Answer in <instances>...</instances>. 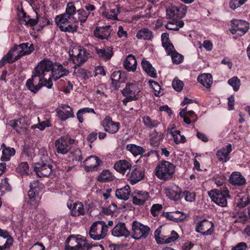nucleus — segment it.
I'll use <instances>...</instances> for the list:
<instances>
[{
    "label": "nucleus",
    "instance_id": "nucleus-51",
    "mask_svg": "<svg viewBox=\"0 0 250 250\" xmlns=\"http://www.w3.org/2000/svg\"><path fill=\"white\" fill-rule=\"evenodd\" d=\"M148 83L149 86L153 89L154 95L156 96H159L161 94V87L159 83L153 80H150Z\"/></svg>",
    "mask_w": 250,
    "mask_h": 250
},
{
    "label": "nucleus",
    "instance_id": "nucleus-22",
    "mask_svg": "<svg viewBox=\"0 0 250 250\" xmlns=\"http://www.w3.org/2000/svg\"><path fill=\"white\" fill-rule=\"evenodd\" d=\"M135 193L137 196H133L132 202L134 205L143 206L149 197V193L146 191L136 190Z\"/></svg>",
    "mask_w": 250,
    "mask_h": 250
},
{
    "label": "nucleus",
    "instance_id": "nucleus-59",
    "mask_svg": "<svg viewBox=\"0 0 250 250\" xmlns=\"http://www.w3.org/2000/svg\"><path fill=\"white\" fill-rule=\"evenodd\" d=\"M177 6H172L167 9V16L169 19L176 18Z\"/></svg>",
    "mask_w": 250,
    "mask_h": 250
},
{
    "label": "nucleus",
    "instance_id": "nucleus-9",
    "mask_svg": "<svg viewBox=\"0 0 250 250\" xmlns=\"http://www.w3.org/2000/svg\"><path fill=\"white\" fill-rule=\"evenodd\" d=\"M111 26L96 27L94 30V36L101 40H106V41L113 43L116 42L117 37L111 34Z\"/></svg>",
    "mask_w": 250,
    "mask_h": 250
},
{
    "label": "nucleus",
    "instance_id": "nucleus-62",
    "mask_svg": "<svg viewBox=\"0 0 250 250\" xmlns=\"http://www.w3.org/2000/svg\"><path fill=\"white\" fill-rule=\"evenodd\" d=\"M36 13V19H32L30 17H28V20H25V25L28 26L33 27L36 25L38 22L39 15L37 12Z\"/></svg>",
    "mask_w": 250,
    "mask_h": 250
},
{
    "label": "nucleus",
    "instance_id": "nucleus-49",
    "mask_svg": "<svg viewBox=\"0 0 250 250\" xmlns=\"http://www.w3.org/2000/svg\"><path fill=\"white\" fill-rule=\"evenodd\" d=\"M228 83L231 85L234 91H237L240 85V80L237 77H233L228 81Z\"/></svg>",
    "mask_w": 250,
    "mask_h": 250
},
{
    "label": "nucleus",
    "instance_id": "nucleus-23",
    "mask_svg": "<svg viewBox=\"0 0 250 250\" xmlns=\"http://www.w3.org/2000/svg\"><path fill=\"white\" fill-rule=\"evenodd\" d=\"M179 237V234L175 230H172L169 235L161 234L159 237H157L156 242L158 244H168L174 242Z\"/></svg>",
    "mask_w": 250,
    "mask_h": 250
},
{
    "label": "nucleus",
    "instance_id": "nucleus-36",
    "mask_svg": "<svg viewBox=\"0 0 250 250\" xmlns=\"http://www.w3.org/2000/svg\"><path fill=\"white\" fill-rule=\"evenodd\" d=\"M126 150L131 152L134 156L143 155L146 150L143 147L132 144H128L126 147Z\"/></svg>",
    "mask_w": 250,
    "mask_h": 250
},
{
    "label": "nucleus",
    "instance_id": "nucleus-37",
    "mask_svg": "<svg viewBox=\"0 0 250 250\" xmlns=\"http://www.w3.org/2000/svg\"><path fill=\"white\" fill-rule=\"evenodd\" d=\"M114 176L109 170H103L97 178V180L100 182H109L114 180Z\"/></svg>",
    "mask_w": 250,
    "mask_h": 250
},
{
    "label": "nucleus",
    "instance_id": "nucleus-29",
    "mask_svg": "<svg viewBox=\"0 0 250 250\" xmlns=\"http://www.w3.org/2000/svg\"><path fill=\"white\" fill-rule=\"evenodd\" d=\"M164 138V135L161 132L155 130L149 135L150 146L153 147H158L160 142Z\"/></svg>",
    "mask_w": 250,
    "mask_h": 250
},
{
    "label": "nucleus",
    "instance_id": "nucleus-11",
    "mask_svg": "<svg viewBox=\"0 0 250 250\" xmlns=\"http://www.w3.org/2000/svg\"><path fill=\"white\" fill-rule=\"evenodd\" d=\"M66 206L70 210V215L73 217L83 216L86 213L83 204L80 201L74 203L69 199L67 202Z\"/></svg>",
    "mask_w": 250,
    "mask_h": 250
},
{
    "label": "nucleus",
    "instance_id": "nucleus-13",
    "mask_svg": "<svg viewBox=\"0 0 250 250\" xmlns=\"http://www.w3.org/2000/svg\"><path fill=\"white\" fill-rule=\"evenodd\" d=\"M132 229L134 232L135 238L136 239L146 238L150 231L149 227L144 225L137 221H134L132 223Z\"/></svg>",
    "mask_w": 250,
    "mask_h": 250
},
{
    "label": "nucleus",
    "instance_id": "nucleus-12",
    "mask_svg": "<svg viewBox=\"0 0 250 250\" xmlns=\"http://www.w3.org/2000/svg\"><path fill=\"white\" fill-rule=\"evenodd\" d=\"M52 165L49 162H41L35 164L34 167V171L40 177H48L52 172Z\"/></svg>",
    "mask_w": 250,
    "mask_h": 250
},
{
    "label": "nucleus",
    "instance_id": "nucleus-28",
    "mask_svg": "<svg viewBox=\"0 0 250 250\" xmlns=\"http://www.w3.org/2000/svg\"><path fill=\"white\" fill-rule=\"evenodd\" d=\"M124 68L129 72H134L136 70L137 62L135 57L128 55L124 62Z\"/></svg>",
    "mask_w": 250,
    "mask_h": 250
},
{
    "label": "nucleus",
    "instance_id": "nucleus-25",
    "mask_svg": "<svg viewBox=\"0 0 250 250\" xmlns=\"http://www.w3.org/2000/svg\"><path fill=\"white\" fill-rule=\"evenodd\" d=\"M176 189L169 188H166L165 189L166 196L171 200L177 202L181 199V188L179 186H175Z\"/></svg>",
    "mask_w": 250,
    "mask_h": 250
},
{
    "label": "nucleus",
    "instance_id": "nucleus-6",
    "mask_svg": "<svg viewBox=\"0 0 250 250\" xmlns=\"http://www.w3.org/2000/svg\"><path fill=\"white\" fill-rule=\"evenodd\" d=\"M45 76V72L39 63L34 69L31 77L28 79L25 83L26 88L31 92L37 93L39 90L42 87V85L41 84H37L36 78L38 77L39 79L43 78Z\"/></svg>",
    "mask_w": 250,
    "mask_h": 250
},
{
    "label": "nucleus",
    "instance_id": "nucleus-39",
    "mask_svg": "<svg viewBox=\"0 0 250 250\" xmlns=\"http://www.w3.org/2000/svg\"><path fill=\"white\" fill-rule=\"evenodd\" d=\"M142 120L145 126L149 129L156 128L160 124V122L158 120H153L147 115L143 117Z\"/></svg>",
    "mask_w": 250,
    "mask_h": 250
},
{
    "label": "nucleus",
    "instance_id": "nucleus-2",
    "mask_svg": "<svg viewBox=\"0 0 250 250\" xmlns=\"http://www.w3.org/2000/svg\"><path fill=\"white\" fill-rule=\"evenodd\" d=\"M176 166L172 163L166 161H160L155 170V175L160 180L169 181L174 176Z\"/></svg>",
    "mask_w": 250,
    "mask_h": 250
},
{
    "label": "nucleus",
    "instance_id": "nucleus-45",
    "mask_svg": "<svg viewBox=\"0 0 250 250\" xmlns=\"http://www.w3.org/2000/svg\"><path fill=\"white\" fill-rule=\"evenodd\" d=\"M76 12L77 10L73 2H69L67 3L65 9V12L63 14L72 18L73 20H74L73 15L75 14H76Z\"/></svg>",
    "mask_w": 250,
    "mask_h": 250
},
{
    "label": "nucleus",
    "instance_id": "nucleus-31",
    "mask_svg": "<svg viewBox=\"0 0 250 250\" xmlns=\"http://www.w3.org/2000/svg\"><path fill=\"white\" fill-rule=\"evenodd\" d=\"M130 192V187L126 185L124 187L116 189L115 196L119 199L125 201L128 199Z\"/></svg>",
    "mask_w": 250,
    "mask_h": 250
},
{
    "label": "nucleus",
    "instance_id": "nucleus-35",
    "mask_svg": "<svg viewBox=\"0 0 250 250\" xmlns=\"http://www.w3.org/2000/svg\"><path fill=\"white\" fill-rule=\"evenodd\" d=\"M165 217L167 219L176 223L182 222L186 218L185 214L180 211H177L172 213L167 212Z\"/></svg>",
    "mask_w": 250,
    "mask_h": 250
},
{
    "label": "nucleus",
    "instance_id": "nucleus-5",
    "mask_svg": "<svg viewBox=\"0 0 250 250\" xmlns=\"http://www.w3.org/2000/svg\"><path fill=\"white\" fill-rule=\"evenodd\" d=\"M208 195L214 203L222 207L227 206V198H230L229 191L226 187L212 189L208 192Z\"/></svg>",
    "mask_w": 250,
    "mask_h": 250
},
{
    "label": "nucleus",
    "instance_id": "nucleus-60",
    "mask_svg": "<svg viewBox=\"0 0 250 250\" xmlns=\"http://www.w3.org/2000/svg\"><path fill=\"white\" fill-rule=\"evenodd\" d=\"M163 209V206L159 204H153L150 209V212L151 214L156 217L158 215L159 211Z\"/></svg>",
    "mask_w": 250,
    "mask_h": 250
},
{
    "label": "nucleus",
    "instance_id": "nucleus-56",
    "mask_svg": "<svg viewBox=\"0 0 250 250\" xmlns=\"http://www.w3.org/2000/svg\"><path fill=\"white\" fill-rule=\"evenodd\" d=\"M248 0H231L229 3V7L235 10L244 4Z\"/></svg>",
    "mask_w": 250,
    "mask_h": 250
},
{
    "label": "nucleus",
    "instance_id": "nucleus-19",
    "mask_svg": "<svg viewBox=\"0 0 250 250\" xmlns=\"http://www.w3.org/2000/svg\"><path fill=\"white\" fill-rule=\"evenodd\" d=\"M112 234L116 237H128L130 235V231L127 229L125 223L119 222L112 229Z\"/></svg>",
    "mask_w": 250,
    "mask_h": 250
},
{
    "label": "nucleus",
    "instance_id": "nucleus-34",
    "mask_svg": "<svg viewBox=\"0 0 250 250\" xmlns=\"http://www.w3.org/2000/svg\"><path fill=\"white\" fill-rule=\"evenodd\" d=\"M136 37L140 40L151 41L153 38V32L147 28H143L138 30Z\"/></svg>",
    "mask_w": 250,
    "mask_h": 250
},
{
    "label": "nucleus",
    "instance_id": "nucleus-24",
    "mask_svg": "<svg viewBox=\"0 0 250 250\" xmlns=\"http://www.w3.org/2000/svg\"><path fill=\"white\" fill-rule=\"evenodd\" d=\"M232 151L231 145L229 144L226 147L221 148L216 153V156L220 162H226L229 159V155Z\"/></svg>",
    "mask_w": 250,
    "mask_h": 250
},
{
    "label": "nucleus",
    "instance_id": "nucleus-7",
    "mask_svg": "<svg viewBox=\"0 0 250 250\" xmlns=\"http://www.w3.org/2000/svg\"><path fill=\"white\" fill-rule=\"evenodd\" d=\"M108 228L106 223L103 221L94 222L89 230L90 237L96 240L104 239L107 234Z\"/></svg>",
    "mask_w": 250,
    "mask_h": 250
},
{
    "label": "nucleus",
    "instance_id": "nucleus-54",
    "mask_svg": "<svg viewBox=\"0 0 250 250\" xmlns=\"http://www.w3.org/2000/svg\"><path fill=\"white\" fill-rule=\"evenodd\" d=\"M82 7L90 17H93L94 16V11L96 10V7L94 5L90 3H86L85 4L83 5Z\"/></svg>",
    "mask_w": 250,
    "mask_h": 250
},
{
    "label": "nucleus",
    "instance_id": "nucleus-61",
    "mask_svg": "<svg viewBox=\"0 0 250 250\" xmlns=\"http://www.w3.org/2000/svg\"><path fill=\"white\" fill-rule=\"evenodd\" d=\"M172 85L174 90L177 92H181L183 88L184 83L182 81L179 80H174L172 82Z\"/></svg>",
    "mask_w": 250,
    "mask_h": 250
},
{
    "label": "nucleus",
    "instance_id": "nucleus-50",
    "mask_svg": "<svg viewBox=\"0 0 250 250\" xmlns=\"http://www.w3.org/2000/svg\"><path fill=\"white\" fill-rule=\"evenodd\" d=\"M172 62L174 64H180L184 61V56L181 54L174 50L173 54L171 55Z\"/></svg>",
    "mask_w": 250,
    "mask_h": 250
},
{
    "label": "nucleus",
    "instance_id": "nucleus-38",
    "mask_svg": "<svg viewBox=\"0 0 250 250\" xmlns=\"http://www.w3.org/2000/svg\"><path fill=\"white\" fill-rule=\"evenodd\" d=\"M16 150L14 148L8 147L4 148L2 151L0 160L2 162L8 161L11 157L15 155Z\"/></svg>",
    "mask_w": 250,
    "mask_h": 250
},
{
    "label": "nucleus",
    "instance_id": "nucleus-20",
    "mask_svg": "<svg viewBox=\"0 0 250 250\" xmlns=\"http://www.w3.org/2000/svg\"><path fill=\"white\" fill-rule=\"evenodd\" d=\"M95 52L100 59L105 61L110 60L114 55L112 46H105L102 49L96 47Z\"/></svg>",
    "mask_w": 250,
    "mask_h": 250
},
{
    "label": "nucleus",
    "instance_id": "nucleus-42",
    "mask_svg": "<svg viewBox=\"0 0 250 250\" xmlns=\"http://www.w3.org/2000/svg\"><path fill=\"white\" fill-rule=\"evenodd\" d=\"M76 14L77 19H75L74 21H78V22L80 21L81 25H83V23H85L88 18L90 17L82 7L77 10Z\"/></svg>",
    "mask_w": 250,
    "mask_h": 250
},
{
    "label": "nucleus",
    "instance_id": "nucleus-27",
    "mask_svg": "<svg viewBox=\"0 0 250 250\" xmlns=\"http://www.w3.org/2000/svg\"><path fill=\"white\" fill-rule=\"evenodd\" d=\"M131 164L126 160H120L114 165V168L121 174H125L126 170L130 169Z\"/></svg>",
    "mask_w": 250,
    "mask_h": 250
},
{
    "label": "nucleus",
    "instance_id": "nucleus-1",
    "mask_svg": "<svg viewBox=\"0 0 250 250\" xmlns=\"http://www.w3.org/2000/svg\"><path fill=\"white\" fill-rule=\"evenodd\" d=\"M27 196L25 198V205L29 209H36L39 206L41 197L39 193L42 188V185L38 180L31 182Z\"/></svg>",
    "mask_w": 250,
    "mask_h": 250
},
{
    "label": "nucleus",
    "instance_id": "nucleus-10",
    "mask_svg": "<svg viewBox=\"0 0 250 250\" xmlns=\"http://www.w3.org/2000/svg\"><path fill=\"white\" fill-rule=\"evenodd\" d=\"M75 140L68 137H61L55 142L56 152L61 154H66L71 150V145L75 143Z\"/></svg>",
    "mask_w": 250,
    "mask_h": 250
},
{
    "label": "nucleus",
    "instance_id": "nucleus-15",
    "mask_svg": "<svg viewBox=\"0 0 250 250\" xmlns=\"http://www.w3.org/2000/svg\"><path fill=\"white\" fill-rule=\"evenodd\" d=\"M102 164V161L99 157L94 155L88 157L83 162L84 170L86 172L97 171L98 167Z\"/></svg>",
    "mask_w": 250,
    "mask_h": 250
},
{
    "label": "nucleus",
    "instance_id": "nucleus-26",
    "mask_svg": "<svg viewBox=\"0 0 250 250\" xmlns=\"http://www.w3.org/2000/svg\"><path fill=\"white\" fill-rule=\"evenodd\" d=\"M140 92V89L137 85L133 83H127L126 84L125 88L122 90V93L123 96H128L130 95L138 97V95Z\"/></svg>",
    "mask_w": 250,
    "mask_h": 250
},
{
    "label": "nucleus",
    "instance_id": "nucleus-32",
    "mask_svg": "<svg viewBox=\"0 0 250 250\" xmlns=\"http://www.w3.org/2000/svg\"><path fill=\"white\" fill-rule=\"evenodd\" d=\"M56 112L58 117L62 121H65L70 118H74L75 117L73 109L71 107L63 110L57 109Z\"/></svg>",
    "mask_w": 250,
    "mask_h": 250
},
{
    "label": "nucleus",
    "instance_id": "nucleus-52",
    "mask_svg": "<svg viewBox=\"0 0 250 250\" xmlns=\"http://www.w3.org/2000/svg\"><path fill=\"white\" fill-rule=\"evenodd\" d=\"M70 154L71 156H69V157H72V160H75L76 161H82L83 157L82 156V152L79 148H75L73 151H70Z\"/></svg>",
    "mask_w": 250,
    "mask_h": 250
},
{
    "label": "nucleus",
    "instance_id": "nucleus-8",
    "mask_svg": "<svg viewBox=\"0 0 250 250\" xmlns=\"http://www.w3.org/2000/svg\"><path fill=\"white\" fill-rule=\"evenodd\" d=\"M250 27V23L248 21L238 19H233L230 21L229 31L232 34H236L241 37L245 34Z\"/></svg>",
    "mask_w": 250,
    "mask_h": 250
},
{
    "label": "nucleus",
    "instance_id": "nucleus-58",
    "mask_svg": "<svg viewBox=\"0 0 250 250\" xmlns=\"http://www.w3.org/2000/svg\"><path fill=\"white\" fill-rule=\"evenodd\" d=\"M118 37L121 39L123 41H124L128 38V34L126 31L124 30L122 26L118 27V30L117 32Z\"/></svg>",
    "mask_w": 250,
    "mask_h": 250
},
{
    "label": "nucleus",
    "instance_id": "nucleus-57",
    "mask_svg": "<svg viewBox=\"0 0 250 250\" xmlns=\"http://www.w3.org/2000/svg\"><path fill=\"white\" fill-rule=\"evenodd\" d=\"M120 12V10L117 7L110 9L109 12H107V18L110 19L116 20L117 19V16Z\"/></svg>",
    "mask_w": 250,
    "mask_h": 250
},
{
    "label": "nucleus",
    "instance_id": "nucleus-16",
    "mask_svg": "<svg viewBox=\"0 0 250 250\" xmlns=\"http://www.w3.org/2000/svg\"><path fill=\"white\" fill-rule=\"evenodd\" d=\"M214 224L210 221L204 219L198 223L195 228L197 232L202 233L204 235H210L214 231Z\"/></svg>",
    "mask_w": 250,
    "mask_h": 250
},
{
    "label": "nucleus",
    "instance_id": "nucleus-53",
    "mask_svg": "<svg viewBox=\"0 0 250 250\" xmlns=\"http://www.w3.org/2000/svg\"><path fill=\"white\" fill-rule=\"evenodd\" d=\"M250 204V197L243 196L242 198L238 199L237 206L240 208H243Z\"/></svg>",
    "mask_w": 250,
    "mask_h": 250
},
{
    "label": "nucleus",
    "instance_id": "nucleus-33",
    "mask_svg": "<svg viewBox=\"0 0 250 250\" xmlns=\"http://www.w3.org/2000/svg\"><path fill=\"white\" fill-rule=\"evenodd\" d=\"M197 81L207 88H209L212 83V77L209 73L202 74L198 76Z\"/></svg>",
    "mask_w": 250,
    "mask_h": 250
},
{
    "label": "nucleus",
    "instance_id": "nucleus-41",
    "mask_svg": "<svg viewBox=\"0 0 250 250\" xmlns=\"http://www.w3.org/2000/svg\"><path fill=\"white\" fill-rule=\"evenodd\" d=\"M196 193L194 192L190 191L188 190L181 189V199L183 197L187 202H193L196 199Z\"/></svg>",
    "mask_w": 250,
    "mask_h": 250
},
{
    "label": "nucleus",
    "instance_id": "nucleus-4",
    "mask_svg": "<svg viewBox=\"0 0 250 250\" xmlns=\"http://www.w3.org/2000/svg\"><path fill=\"white\" fill-rule=\"evenodd\" d=\"M73 19L64 14H62L56 16L55 21L61 31L69 33H75L77 31L78 26V21H74Z\"/></svg>",
    "mask_w": 250,
    "mask_h": 250
},
{
    "label": "nucleus",
    "instance_id": "nucleus-21",
    "mask_svg": "<svg viewBox=\"0 0 250 250\" xmlns=\"http://www.w3.org/2000/svg\"><path fill=\"white\" fill-rule=\"evenodd\" d=\"M229 183L235 186L240 187L246 184L245 177L242 175L240 172L238 171L233 172L229 177Z\"/></svg>",
    "mask_w": 250,
    "mask_h": 250
},
{
    "label": "nucleus",
    "instance_id": "nucleus-18",
    "mask_svg": "<svg viewBox=\"0 0 250 250\" xmlns=\"http://www.w3.org/2000/svg\"><path fill=\"white\" fill-rule=\"evenodd\" d=\"M145 177V169L143 167H137L131 171L129 176L130 183L134 185L143 180Z\"/></svg>",
    "mask_w": 250,
    "mask_h": 250
},
{
    "label": "nucleus",
    "instance_id": "nucleus-30",
    "mask_svg": "<svg viewBox=\"0 0 250 250\" xmlns=\"http://www.w3.org/2000/svg\"><path fill=\"white\" fill-rule=\"evenodd\" d=\"M142 66L143 70L148 75L153 78L157 77L156 69L153 67L150 62L145 59L142 61Z\"/></svg>",
    "mask_w": 250,
    "mask_h": 250
},
{
    "label": "nucleus",
    "instance_id": "nucleus-47",
    "mask_svg": "<svg viewBox=\"0 0 250 250\" xmlns=\"http://www.w3.org/2000/svg\"><path fill=\"white\" fill-rule=\"evenodd\" d=\"M53 77L50 75L48 79H46L44 78H41L40 79H38V83L37 84H41L43 86H45L47 88L50 89L53 86L52 82Z\"/></svg>",
    "mask_w": 250,
    "mask_h": 250
},
{
    "label": "nucleus",
    "instance_id": "nucleus-40",
    "mask_svg": "<svg viewBox=\"0 0 250 250\" xmlns=\"http://www.w3.org/2000/svg\"><path fill=\"white\" fill-rule=\"evenodd\" d=\"M39 63L45 72L49 71L52 72L55 65V62H53L50 59L47 58L43 59Z\"/></svg>",
    "mask_w": 250,
    "mask_h": 250
},
{
    "label": "nucleus",
    "instance_id": "nucleus-3",
    "mask_svg": "<svg viewBox=\"0 0 250 250\" xmlns=\"http://www.w3.org/2000/svg\"><path fill=\"white\" fill-rule=\"evenodd\" d=\"M92 246L81 235H70L65 242L64 250H90Z\"/></svg>",
    "mask_w": 250,
    "mask_h": 250
},
{
    "label": "nucleus",
    "instance_id": "nucleus-44",
    "mask_svg": "<svg viewBox=\"0 0 250 250\" xmlns=\"http://www.w3.org/2000/svg\"><path fill=\"white\" fill-rule=\"evenodd\" d=\"M70 57H72V61L73 63L78 66H80L82 64H83L85 62H86L87 59L86 57H83L82 55H80L79 53H78L77 55L74 56L73 55H71L70 53Z\"/></svg>",
    "mask_w": 250,
    "mask_h": 250
},
{
    "label": "nucleus",
    "instance_id": "nucleus-17",
    "mask_svg": "<svg viewBox=\"0 0 250 250\" xmlns=\"http://www.w3.org/2000/svg\"><path fill=\"white\" fill-rule=\"evenodd\" d=\"M69 73V70L64 68L60 62H56L50 75L53 77L54 81H57L61 78L67 75Z\"/></svg>",
    "mask_w": 250,
    "mask_h": 250
},
{
    "label": "nucleus",
    "instance_id": "nucleus-46",
    "mask_svg": "<svg viewBox=\"0 0 250 250\" xmlns=\"http://www.w3.org/2000/svg\"><path fill=\"white\" fill-rule=\"evenodd\" d=\"M179 115L181 117L184 116V115L189 116L191 119H193V123H195L196 121H197L198 119L197 116L194 111L192 110L187 111V106L181 110V111L179 113Z\"/></svg>",
    "mask_w": 250,
    "mask_h": 250
},
{
    "label": "nucleus",
    "instance_id": "nucleus-43",
    "mask_svg": "<svg viewBox=\"0 0 250 250\" xmlns=\"http://www.w3.org/2000/svg\"><path fill=\"white\" fill-rule=\"evenodd\" d=\"M17 173L21 175H28L29 174V165L27 162H21L16 169Z\"/></svg>",
    "mask_w": 250,
    "mask_h": 250
},
{
    "label": "nucleus",
    "instance_id": "nucleus-63",
    "mask_svg": "<svg viewBox=\"0 0 250 250\" xmlns=\"http://www.w3.org/2000/svg\"><path fill=\"white\" fill-rule=\"evenodd\" d=\"M51 126L50 122L49 120H46L42 122L39 123L37 125H34L32 126L33 128L35 127L38 128L40 130H43L46 127H49Z\"/></svg>",
    "mask_w": 250,
    "mask_h": 250
},
{
    "label": "nucleus",
    "instance_id": "nucleus-14",
    "mask_svg": "<svg viewBox=\"0 0 250 250\" xmlns=\"http://www.w3.org/2000/svg\"><path fill=\"white\" fill-rule=\"evenodd\" d=\"M102 125L104 128V130L110 134L117 133L121 126V124L118 122H114L109 116H106L102 122Z\"/></svg>",
    "mask_w": 250,
    "mask_h": 250
},
{
    "label": "nucleus",
    "instance_id": "nucleus-48",
    "mask_svg": "<svg viewBox=\"0 0 250 250\" xmlns=\"http://www.w3.org/2000/svg\"><path fill=\"white\" fill-rule=\"evenodd\" d=\"M212 181L214 182L217 187H224L226 182V176L223 174L215 175L212 178Z\"/></svg>",
    "mask_w": 250,
    "mask_h": 250
},
{
    "label": "nucleus",
    "instance_id": "nucleus-55",
    "mask_svg": "<svg viewBox=\"0 0 250 250\" xmlns=\"http://www.w3.org/2000/svg\"><path fill=\"white\" fill-rule=\"evenodd\" d=\"M177 11L176 13V18H184L187 12V6L185 5L182 4L180 6H177Z\"/></svg>",
    "mask_w": 250,
    "mask_h": 250
},
{
    "label": "nucleus",
    "instance_id": "nucleus-64",
    "mask_svg": "<svg viewBox=\"0 0 250 250\" xmlns=\"http://www.w3.org/2000/svg\"><path fill=\"white\" fill-rule=\"evenodd\" d=\"M9 179L7 177L2 180L0 184V188L5 190L9 191L11 190V187L8 183Z\"/></svg>",
    "mask_w": 250,
    "mask_h": 250
}]
</instances>
